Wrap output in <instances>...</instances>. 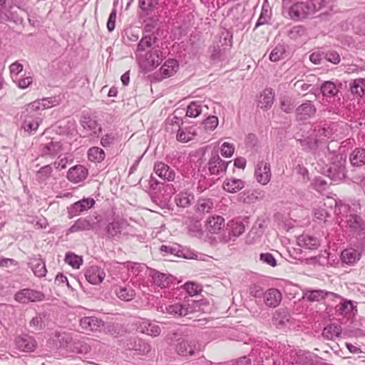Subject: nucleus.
<instances>
[{
  "instance_id": "5701e85b",
  "label": "nucleus",
  "mask_w": 365,
  "mask_h": 365,
  "mask_svg": "<svg viewBox=\"0 0 365 365\" xmlns=\"http://www.w3.org/2000/svg\"><path fill=\"white\" fill-rule=\"evenodd\" d=\"M154 171L158 176L164 180L173 181L175 180V171L163 162L155 163Z\"/></svg>"
},
{
  "instance_id": "09e8293b",
  "label": "nucleus",
  "mask_w": 365,
  "mask_h": 365,
  "mask_svg": "<svg viewBox=\"0 0 365 365\" xmlns=\"http://www.w3.org/2000/svg\"><path fill=\"white\" fill-rule=\"evenodd\" d=\"M64 260L68 265L74 269H78L83 264L82 257L72 252L66 253Z\"/></svg>"
},
{
  "instance_id": "7ed1b4c3",
  "label": "nucleus",
  "mask_w": 365,
  "mask_h": 365,
  "mask_svg": "<svg viewBox=\"0 0 365 365\" xmlns=\"http://www.w3.org/2000/svg\"><path fill=\"white\" fill-rule=\"evenodd\" d=\"M346 232L354 245L365 250V220L356 214L350 215L346 220Z\"/></svg>"
},
{
  "instance_id": "f03ea898",
  "label": "nucleus",
  "mask_w": 365,
  "mask_h": 365,
  "mask_svg": "<svg viewBox=\"0 0 365 365\" xmlns=\"http://www.w3.org/2000/svg\"><path fill=\"white\" fill-rule=\"evenodd\" d=\"M166 341L176 354L185 359L199 355L205 347L199 341L184 336L180 329L171 330L166 336Z\"/></svg>"
},
{
  "instance_id": "052dcab7",
  "label": "nucleus",
  "mask_w": 365,
  "mask_h": 365,
  "mask_svg": "<svg viewBox=\"0 0 365 365\" xmlns=\"http://www.w3.org/2000/svg\"><path fill=\"white\" fill-rule=\"evenodd\" d=\"M205 130H214L218 125V118L215 115H209L202 122Z\"/></svg>"
},
{
  "instance_id": "603ef678",
  "label": "nucleus",
  "mask_w": 365,
  "mask_h": 365,
  "mask_svg": "<svg viewBox=\"0 0 365 365\" xmlns=\"http://www.w3.org/2000/svg\"><path fill=\"white\" fill-rule=\"evenodd\" d=\"M158 0H138L139 8L147 15L152 13Z\"/></svg>"
},
{
  "instance_id": "a18cd8bd",
  "label": "nucleus",
  "mask_w": 365,
  "mask_h": 365,
  "mask_svg": "<svg viewBox=\"0 0 365 365\" xmlns=\"http://www.w3.org/2000/svg\"><path fill=\"white\" fill-rule=\"evenodd\" d=\"M350 90L353 94L363 96L365 95V79L357 78L350 83Z\"/></svg>"
},
{
  "instance_id": "2f4dec72",
  "label": "nucleus",
  "mask_w": 365,
  "mask_h": 365,
  "mask_svg": "<svg viewBox=\"0 0 365 365\" xmlns=\"http://www.w3.org/2000/svg\"><path fill=\"white\" fill-rule=\"evenodd\" d=\"M289 320V314L284 309L277 310L272 318V324L277 328L284 327Z\"/></svg>"
},
{
  "instance_id": "ddd939ff",
  "label": "nucleus",
  "mask_w": 365,
  "mask_h": 365,
  "mask_svg": "<svg viewBox=\"0 0 365 365\" xmlns=\"http://www.w3.org/2000/svg\"><path fill=\"white\" fill-rule=\"evenodd\" d=\"M230 161H225L218 154H212L208 162V170L210 175H220L225 173Z\"/></svg>"
},
{
  "instance_id": "0e129e2a",
  "label": "nucleus",
  "mask_w": 365,
  "mask_h": 365,
  "mask_svg": "<svg viewBox=\"0 0 365 365\" xmlns=\"http://www.w3.org/2000/svg\"><path fill=\"white\" fill-rule=\"evenodd\" d=\"M324 58L334 64H338L341 61L339 54L333 50L324 52Z\"/></svg>"
},
{
  "instance_id": "79ce46f5",
  "label": "nucleus",
  "mask_w": 365,
  "mask_h": 365,
  "mask_svg": "<svg viewBox=\"0 0 365 365\" xmlns=\"http://www.w3.org/2000/svg\"><path fill=\"white\" fill-rule=\"evenodd\" d=\"M178 68V63L175 59H168L160 68V71L162 75L165 77H170L173 76L175 71L176 68Z\"/></svg>"
},
{
  "instance_id": "423d86ee",
  "label": "nucleus",
  "mask_w": 365,
  "mask_h": 365,
  "mask_svg": "<svg viewBox=\"0 0 365 365\" xmlns=\"http://www.w3.org/2000/svg\"><path fill=\"white\" fill-rule=\"evenodd\" d=\"M45 295L41 292L25 288L18 291L14 294V299L21 304H27L30 302H36L43 300Z\"/></svg>"
},
{
  "instance_id": "4c0bfd02",
  "label": "nucleus",
  "mask_w": 365,
  "mask_h": 365,
  "mask_svg": "<svg viewBox=\"0 0 365 365\" xmlns=\"http://www.w3.org/2000/svg\"><path fill=\"white\" fill-rule=\"evenodd\" d=\"M341 333V327L336 324H331L325 327L322 331L324 338L328 340H334L339 337Z\"/></svg>"
},
{
  "instance_id": "c85d7f7f",
  "label": "nucleus",
  "mask_w": 365,
  "mask_h": 365,
  "mask_svg": "<svg viewBox=\"0 0 365 365\" xmlns=\"http://www.w3.org/2000/svg\"><path fill=\"white\" fill-rule=\"evenodd\" d=\"M225 227V219L220 215L209 217L206 221V228L211 233H218Z\"/></svg>"
},
{
  "instance_id": "f704fd0d",
  "label": "nucleus",
  "mask_w": 365,
  "mask_h": 365,
  "mask_svg": "<svg viewBox=\"0 0 365 365\" xmlns=\"http://www.w3.org/2000/svg\"><path fill=\"white\" fill-rule=\"evenodd\" d=\"M114 292L115 295L121 300L123 301H131L135 295V292L134 289L130 287H121L116 286L114 288Z\"/></svg>"
},
{
  "instance_id": "4be33fe9",
  "label": "nucleus",
  "mask_w": 365,
  "mask_h": 365,
  "mask_svg": "<svg viewBox=\"0 0 365 365\" xmlns=\"http://www.w3.org/2000/svg\"><path fill=\"white\" fill-rule=\"evenodd\" d=\"M95 222L91 217H81L68 230L67 234L91 230Z\"/></svg>"
},
{
  "instance_id": "49530a36",
  "label": "nucleus",
  "mask_w": 365,
  "mask_h": 365,
  "mask_svg": "<svg viewBox=\"0 0 365 365\" xmlns=\"http://www.w3.org/2000/svg\"><path fill=\"white\" fill-rule=\"evenodd\" d=\"M286 49L283 44H277L269 54V60L272 62H277L285 58Z\"/></svg>"
},
{
  "instance_id": "473e14b6",
  "label": "nucleus",
  "mask_w": 365,
  "mask_h": 365,
  "mask_svg": "<svg viewBox=\"0 0 365 365\" xmlns=\"http://www.w3.org/2000/svg\"><path fill=\"white\" fill-rule=\"evenodd\" d=\"M351 164L354 167H361L365 165V149L355 148L349 156Z\"/></svg>"
},
{
  "instance_id": "c9c22d12",
  "label": "nucleus",
  "mask_w": 365,
  "mask_h": 365,
  "mask_svg": "<svg viewBox=\"0 0 365 365\" xmlns=\"http://www.w3.org/2000/svg\"><path fill=\"white\" fill-rule=\"evenodd\" d=\"M245 187V182L240 179H227L223 184V189L230 193H236Z\"/></svg>"
},
{
  "instance_id": "5fc2aeb1",
  "label": "nucleus",
  "mask_w": 365,
  "mask_h": 365,
  "mask_svg": "<svg viewBox=\"0 0 365 365\" xmlns=\"http://www.w3.org/2000/svg\"><path fill=\"white\" fill-rule=\"evenodd\" d=\"M121 230L118 222H109L106 226V235L108 238L118 237Z\"/></svg>"
},
{
  "instance_id": "e433bc0d",
  "label": "nucleus",
  "mask_w": 365,
  "mask_h": 365,
  "mask_svg": "<svg viewBox=\"0 0 365 365\" xmlns=\"http://www.w3.org/2000/svg\"><path fill=\"white\" fill-rule=\"evenodd\" d=\"M361 254L354 249H346L341 252V259L347 264H354L359 260Z\"/></svg>"
},
{
  "instance_id": "f257e3e1",
  "label": "nucleus",
  "mask_w": 365,
  "mask_h": 365,
  "mask_svg": "<svg viewBox=\"0 0 365 365\" xmlns=\"http://www.w3.org/2000/svg\"><path fill=\"white\" fill-rule=\"evenodd\" d=\"M56 103L55 98H47L34 101L23 107L19 113L21 129L29 135H34L42 122L39 111L53 107Z\"/></svg>"
},
{
  "instance_id": "3c124183",
  "label": "nucleus",
  "mask_w": 365,
  "mask_h": 365,
  "mask_svg": "<svg viewBox=\"0 0 365 365\" xmlns=\"http://www.w3.org/2000/svg\"><path fill=\"white\" fill-rule=\"evenodd\" d=\"M202 113V106L200 102L192 101L187 108L186 115L190 118H196Z\"/></svg>"
},
{
  "instance_id": "774afa93",
  "label": "nucleus",
  "mask_w": 365,
  "mask_h": 365,
  "mask_svg": "<svg viewBox=\"0 0 365 365\" xmlns=\"http://www.w3.org/2000/svg\"><path fill=\"white\" fill-rule=\"evenodd\" d=\"M212 208V202L210 200L203 199L200 200L197 204V211L199 212H209Z\"/></svg>"
},
{
  "instance_id": "9d476101",
  "label": "nucleus",
  "mask_w": 365,
  "mask_h": 365,
  "mask_svg": "<svg viewBox=\"0 0 365 365\" xmlns=\"http://www.w3.org/2000/svg\"><path fill=\"white\" fill-rule=\"evenodd\" d=\"M316 112L317 108L312 102L307 101L295 109V117L298 121H305L313 118Z\"/></svg>"
},
{
  "instance_id": "4d7b16f0",
  "label": "nucleus",
  "mask_w": 365,
  "mask_h": 365,
  "mask_svg": "<svg viewBox=\"0 0 365 365\" xmlns=\"http://www.w3.org/2000/svg\"><path fill=\"white\" fill-rule=\"evenodd\" d=\"M73 350L78 354H87L91 348V346L83 340H75L73 342Z\"/></svg>"
},
{
  "instance_id": "20e7f679",
  "label": "nucleus",
  "mask_w": 365,
  "mask_h": 365,
  "mask_svg": "<svg viewBox=\"0 0 365 365\" xmlns=\"http://www.w3.org/2000/svg\"><path fill=\"white\" fill-rule=\"evenodd\" d=\"M346 160L337 155L325 171V174L334 182H339L346 178Z\"/></svg>"
},
{
  "instance_id": "864d4df0",
  "label": "nucleus",
  "mask_w": 365,
  "mask_h": 365,
  "mask_svg": "<svg viewBox=\"0 0 365 365\" xmlns=\"http://www.w3.org/2000/svg\"><path fill=\"white\" fill-rule=\"evenodd\" d=\"M52 172L53 168L50 165L41 168L36 173V180L39 182H45L51 177Z\"/></svg>"
},
{
  "instance_id": "a878e982",
  "label": "nucleus",
  "mask_w": 365,
  "mask_h": 365,
  "mask_svg": "<svg viewBox=\"0 0 365 365\" xmlns=\"http://www.w3.org/2000/svg\"><path fill=\"white\" fill-rule=\"evenodd\" d=\"M29 264L35 276L37 277H43L46 276L47 269L46 268L44 261L40 257V256L31 257Z\"/></svg>"
},
{
  "instance_id": "39448f33",
  "label": "nucleus",
  "mask_w": 365,
  "mask_h": 365,
  "mask_svg": "<svg viewBox=\"0 0 365 365\" xmlns=\"http://www.w3.org/2000/svg\"><path fill=\"white\" fill-rule=\"evenodd\" d=\"M197 303L195 302H192V304L186 302L183 303L177 302L172 304L165 305V309L162 306L160 309L163 312H166L167 314H170L174 317H186L194 312L195 309V305Z\"/></svg>"
},
{
  "instance_id": "dca6fc26",
  "label": "nucleus",
  "mask_w": 365,
  "mask_h": 365,
  "mask_svg": "<svg viewBox=\"0 0 365 365\" xmlns=\"http://www.w3.org/2000/svg\"><path fill=\"white\" fill-rule=\"evenodd\" d=\"M158 38L153 35L150 34L143 36L139 41L137 49L135 51V56L137 60L140 62L143 58V55L140 52L145 51L147 48H151L154 46H157Z\"/></svg>"
},
{
  "instance_id": "393cba45",
  "label": "nucleus",
  "mask_w": 365,
  "mask_h": 365,
  "mask_svg": "<svg viewBox=\"0 0 365 365\" xmlns=\"http://www.w3.org/2000/svg\"><path fill=\"white\" fill-rule=\"evenodd\" d=\"M329 296L338 297V295L334 292L322 289H314L307 291L304 294L303 298L309 302H319Z\"/></svg>"
},
{
  "instance_id": "f8f14e48",
  "label": "nucleus",
  "mask_w": 365,
  "mask_h": 365,
  "mask_svg": "<svg viewBox=\"0 0 365 365\" xmlns=\"http://www.w3.org/2000/svg\"><path fill=\"white\" fill-rule=\"evenodd\" d=\"M332 207H327L325 204L315 208L314 210V220L322 226H327L332 221Z\"/></svg>"
},
{
  "instance_id": "c03bdc74",
  "label": "nucleus",
  "mask_w": 365,
  "mask_h": 365,
  "mask_svg": "<svg viewBox=\"0 0 365 365\" xmlns=\"http://www.w3.org/2000/svg\"><path fill=\"white\" fill-rule=\"evenodd\" d=\"M322 94L327 98L336 96L339 91L334 83L331 81H325L320 88Z\"/></svg>"
},
{
  "instance_id": "ea45409f",
  "label": "nucleus",
  "mask_w": 365,
  "mask_h": 365,
  "mask_svg": "<svg viewBox=\"0 0 365 365\" xmlns=\"http://www.w3.org/2000/svg\"><path fill=\"white\" fill-rule=\"evenodd\" d=\"M297 362L302 365H317L318 359L310 352L299 351L297 353Z\"/></svg>"
},
{
  "instance_id": "aec40b11",
  "label": "nucleus",
  "mask_w": 365,
  "mask_h": 365,
  "mask_svg": "<svg viewBox=\"0 0 365 365\" xmlns=\"http://www.w3.org/2000/svg\"><path fill=\"white\" fill-rule=\"evenodd\" d=\"M149 276L152 277L155 285L160 288L169 287L173 281V277L172 275L160 272L155 269H150Z\"/></svg>"
},
{
  "instance_id": "c756f323",
  "label": "nucleus",
  "mask_w": 365,
  "mask_h": 365,
  "mask_svg": "<svg viewBox=\"0 0 365 365\" xmlns=\"http://www.w3.org/2000/svg\"><path fill=\"white\" fill-rule=\"evenodd\" d=\"M61 150V145L58 141H50L48 143L42 144L41 154L42 156L54 157L58 154Z\"/></svg>"
},
{
  "instance_id": "58836bf2",
  "label": "nucleus",
  "mask_w": 365,
  "mask_h": 365,
  "mask_svg": "<svg viewBox=\"0 0 365 365\" xmlns=\"http://www.w3.org/2000/svg\"><path fill=\"white\" fill-rule=\"evenodd\" d=\"M255 356H258L259 361L264 362V361L270 362L269 361L274 356L273 350L270 349H264V350L259 349H253L250 354V357L255 360Z\"/></svg>"
},
{
  "instance_id": "680f3d73",
  "label": "nucleus",
  "mask_w": 365,
  "mask_h": 365,
  "mask_svg": "<svg viewBox=\"0 0 365 365\" xmlns=\"http://www.w3.org/2000/svg\"><path fill=\"white\" fill-rule=\"evenodd\" d=\"M270 20V11L262 8L259 17L255 24V29L257 27L269 24Z\"/></svg>"
},
{
  "instance_id": "a19ab883",
  "label": "nucleus",
  "mask_w": 365,
  "mask_h": 365,
  "mask_svg": "<svg viewBox=\"0 0 365 365\" xmlns=\"http://www.w3.org/2000/svg\"><path fill=\"white\" fill-rule=\"evenodd\" d=\"M196 135L195 128L192 127L179 129L177 133V139L182 143H187L192 140Z\"/></svg>"
},
{
  "instance_id": "69168bd1",
  "label": "nucleus",
  "mask_w": 365,
  "mask_h": 365,
  "mask_svg": "<svg viewBox=\"0 0 365 365\" xmlns=\"http://www.w3.org/2000/svg\"><path fill=\"white\" fill-rule=\"evenodd\" d=\"M184 289L190 296L197 295L201 291L200 287L192 282H186L184 284Z\"/></svg>"
},
{
  "instance_id": "6ab92c4d",
  "label": "nucleus",
  "mask_w": 365,
  "mask_h": 365,
  "mask_svg": "<svg viewBox=\"0 0 365 365\" xmlns=\"http://www.w3.org/2000/svg\"><path fill=\"white\" fill-rule=\"evenodd\" d=\"M138 329L140 332L153 337L159 336L161 333L160 326L157 323L152 322L148 319H142L140 321L138 325Z\"/></svg>"
},
{
  "instance_id": "338daca9",
  "label": "nucleus",
  "mask_w": 365,
  "mask_h": 365,
  "mask_svg": "<svg viewBox=\"0 0 365 365\" xmlns=\"http://www.w3.org/2000/svg\"><path fill=\"white\" fill-rule=\"evenodd\" d=\"M305 33V29L302 26H295L291 28L288 31V36L292 39H297L303 36Z\"/></svg>"
},
{
  "instance_id": "b1692460",
  "label": "nucleus",
  "mask_w": 365,
  "mask_h": 365,
  "mask_svg": "<svg viewBox=\"0 0 365 365\" xmlns=\"http://www.w3.org/2000/svg\"><path fill=\"white\" fill-rule=\"evenodd\" d=\"M265 197V192L259 188L245 190L240 193V200L244 203L251 204L262 200Z\"/></svg>"
},
{
  "instance_id": "de8ad7c7",
  "label": "nucleus",
  "mask_w": 365,
  "mask_h": 365,
  "mask_svg": "<svg viewBox=\"0 0 365 365\" xmlns=\"http://www.w3.org/2000/svg\"><path fill=\"white\" fill-rule=\"evenodd\" d=\"M229 226V235L236 238L245 231V225L241 222L232 221Z\"/></svg>"
},
{
  "instance_id": "37998d69",
  "label": "nucleus",
  "mask_w": 365,
  "mask_h": 365,
  "mask_svg": "<svg viewBox=\"0 0 365 365\" xmlns=\"http://www.w3.org/2000/svg\"><path fill=\"white\" fill-rule=\"evenodd\" d=\"M106 157L104 150L99 147H92L88 150V158L93 163H101Z\"/></svg>"
},
{
  "instance_id": "7c9ffc66",
  "label": "nucleus",
  "mask_w": 365,
  "mask_h": 365,
  "mask_svg": "<svg viewBox=\"0 0 365 365\" xmlns=\"http://www.w3.org/2000/svg\"><path fill=\"white\" fill-rule=\"evenodd\" d=\"M48 320V316L46 312L37 313L30 321L29 325L34 331H41L45 328Z\"/></svg>"
},
{
  "instance_id": "2eb2a0df",
  "label": "nucleus",
  "mask_w": 365,
  "mask_h": 365,
  "mask_svg": "<svg viewBox=\"0 0 365 365\" xmlns=\"http://www.w3.org/2000/svg\"><path fill=\"white\" fill-rule=\"evenodd\" d=\"M16 348L25 352L34 351L37 346V343L34 336L29 334L19 336L15 340Z\"/></svg>"
},
{
  "instance_id": "0eeeda50",
  "label": "nucleus",
  "mask_w": 365,
  "mask_h": 365,
  "mask_svg": "<svg viewBox=\"0 0 365 365\" xmlns=\"http://www.w3.org/2000/svg\"><path fill=\"white\" fill-rule=\"evenodd\" d=\"M162 52L158 46H154L143 56L140 63L145 69L151 70L161 64L163 61Z\"/></svg>"
},
{
  "instance_id": "8fccbe9b",
  "label": "nucleus",
  "mask_w": 365,
  "mask_h": 365,
  "mask_svg": "<svg viewBox=\"0 0 365 365\" xmlns=\"http://www.w3.org/2000/svg\"><path fill=\"white\" fill-rule=\"evenodd\" d=\"M193 198L194 197L191 194L181 192L176 195L175 202L178 207H186L190 205L191 200H192Z\"/></svg>"
},
{
  "instance_id": "bf43d9fd",
  "label": "nucleus",
  "mask_w": 365,
  "mask_h": 365,
  "mask_svg": "<svg viewBox=\"0 0 365 365\" xmlns=\"http://www.w3.org/2000/svg\"><path fill=\"white\" fill-rule=\"evenodd\" d=\"M220 42L221 46H231L232 43V33L227 29H223L220 32Z\"/></svg>"
},
{
  "instance_id": "9b49d317",
  "label": "nucleus",
  "mask_w": 365,
  "mask_h": 365,
  "mask_svg": "<svg viewBox=\"0 0 365 365\" xmlns=\"http://www.w3.org/2000/svg\"><path fill=\"white\" fill-rule=\"evenodd\" d=\"M79 326L83 332L99 331L104 327V322L96 317H84L80 319Z\"/></svg>"
},
{
  "instance_id": "13d9d810",
  "label": "nucleus",
  "mask_w": 365,
  "mask_h": 365,
  "mask_svg": "<svg viewBox=\"0 0 365 365\" xmlns=\"http://www.w3.org/2000/svg\"><path fill=\"white\" fill-rule=\"evenodd\" d=\"M295 105L289 97H284L280 100V108L286 113H291L294 109Z\"/></svg>"
},
{
  "instance_id": "a211bd4d",
  "label": "nucleus",
  "mask_w": 365,
  "mask_h": 365,
  "mask_svg": "<svg viewBox=\"0 0 365 365\" xmlns=\"http://www.w3.org/2000/svg\"><path fill=\"white\" fill-rule=\"evenodd\" d=\"M80 123L84 130L92 132L94 135H96L102 131L101 125L95 118L91 117L88 113H83Z\"/></svg>"
},
{
  "instance_id": "412c9836",
  "label": "nucleus",
  "mask_w": 365,
  "mask_h": 365,
  "mask_svg": "<svg viewBox=\"0 0 365 365\" xmlns=\"http://www.w3.org/2000/svg\"><path fill=\"white\" fill-rule=\"evenodd\" d=\"M282 298V293L275 288L268 289L263 294L264 304L272 308L277 307L280 304Z\"/></svg>"
},
{
  "instance_id": "72a5a7b5",
  "label": "nucleus",
  "mask_w": 365,
  "mask_h": 365,
  "mask_svg": "<svg viewBox=\"0 0 365 365\" xmlns=\"http://www.w3.org/2000/svg\"><path fill=\"white\" fill-rule=\"evenodd\" d=\"M297 243L299 246L306 249L314 250L319 245V241L317 237L302 235L297 238Z\"/></svg>"
},
{
  "instance_id": "cd10ccee",
  "label": "nucleus",
  "mask_w": 365,
  "mask_h": 365,
  "mask_svg": "<svg viewBox=\"0 0 365 365\" xmlns=\"http://www.w3.org/2000/svg\"><path fill=\"white\" fill-rule=\"evenodd\" d=\"M274 96L272 88L265 89L259 98L258 107L264 110L269 109L274 103Z\"/></svg>"
},
{
  "instance_id": "6e6552de",
  "label": "nucleus",
  "mask_w": 365,
  "mask_h": 365,
  "mask_svg": "<svg viewBox=\"0 0 365 365\" xmlns=\"http://www.w3.org/2000/svg\"><path fill=\"white\" fill-rule=\"evenodd\" d=\"M95 204L96 201L92 197H83V199L73 203L69 207H68L69 218H72L88 211L89 209L92 208Z\"/></svg>"
},
{
  "instance_id": "4468645a",
  "label": "nucleus",
  "mask_w": 365,
  "mask_h": 365,
  "mask_svg": "<svg viewBox=\"0 0 365 365\" xmlns=\"http://www.w3.org/2000/svg\"><path fill=\"white\" fill-rule=\"evenodd\" d=\"M88 175V169L82 165H76L71 167L67 173V179L73 183L84 181Z\"/></svg>"
},
{
  "instance_id": "1a4fd4ad",
  "label": "nucleus",
  "mask_w": 365,
  "mask_h": 365,
  "mask_svg": "<svg viewBox=\"0 0 365 365\" xmlns=\"http://www.w3.org/2000/svg\"><path fill=\"white\" fill-rule=\"evenodd\" d=\"M86 279L91 284L98 285L103 282L106 272L103 268L97 265H91L85 269Z\"/></svg>"
},
{
  "instance_id": "6e6d98bb",
  "label": "nucleus",
  "mask_w": 365,
  "mask_h": 365,
  "mask_svg": "<svg viewBox=\"0 0 365 365\" xmlns=\"http://www.w3.org/2000/svg\"><path fill=\"white\" fill-rule=\"evenodd\" d=\"M354 306L351 301L350 300H344L339 304L336 306V310L341 315H346L351 312H352L354 309Z\"/></svg>"
},
{
  "instance_id": "bb28decb",
  "label": "nucleus",
  "mask_w": 365,
  "mask_h": 365,
  "mask_svg": "<svg viewBox=\"0 0 365 365\" xmlns=\"http://www.w3.org/2000/svg\"><path fill=\"white\" fill-rule=\"evenodd\" d=\"M128 349H133L139 354H148L151 350V346L149 343L141 339L133 338L130 339L128 344Z\"/></svg>"
},
{
  "instance_id": "f3484780",
  "label": "nucleus",
  "mask_w": 365,
  "mask_h": 365,
  "mask_svg": "<svg viewBox=\"0 0 365 365\" xmlns=\"http://www.w3.org/2000/svg\"><path fill=\"white\" fill-rule=\"evenodd\" d=\"M255 176L259 183L263 185H267L271 179L269 164L264 161L259 162L255 169Z\"/></svg>"
},
{
  "instance_id": "e2e57ef3",
  "label": "nucleus",
  "mask_w": 365,
  "mask_h": 365,
  "mask_svg": "<svg viewBox=\"0 0 365 365\" xmlns=\"http://www.w3.org/2000/svg\"><path fill=\"white\" fill-rule=\"evenodd\" d=\"M259 260L264 264L271 267H274L277 266L276 259L274 258V255L269 252L261 253L259 255Z\"/></svg>"
}]
</instances>
